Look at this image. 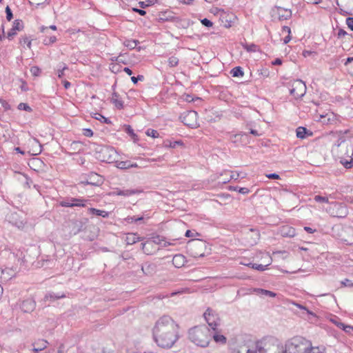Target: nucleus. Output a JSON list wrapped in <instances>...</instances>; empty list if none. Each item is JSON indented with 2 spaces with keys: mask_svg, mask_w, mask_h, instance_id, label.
I'll return each mask as SVG.
<instances>
[{
  "mask_svg": "<svg viewBox=\"0 0 353 353\" xmlns=\"http://www.w3.org/2000/svg\"><path fill=\"white\" fill-rule=\"evenodd\" d=\"M152 336L158 347L170 349L179 339V325L170 316L164 315L156 321Z\"/></svg>",
  "mask_w": 353,
  "mask_h": 353,
  "instance_id": "f257e3e1",
  "label": "nucleus"
},
{
  "mask_svg": "<svg viewBox=\"0 0 353 353\" xmlns=\"http://www.w3.org/2000/svg\"><path fill=\"white\" fill-rule=\"evenodd\" d=\"M332 155L339 159L350 158L353 155V138L345 131L339 135L338 139L332 148Z\"/></svg>",
  "mask_w": 353,
  "mask_h": 353,
  "instance_id": "f03ea898",
  "label": "nucleus"
},
{
  "mask_svg": "<svg viewBox=\"0 0 353 353\" xmlns=\"http://www.w3.org/2000/svg\"><path fill=\"white\" fill-rule=\"evenodd\" d=\"M188 335L192 343L202 347H207L212 338V333L205 325L191 328L189 330Z\"/></svg>",
  "mask_w": 353,
  "mask_h": 353,
  "instance_id": "7ed1b4c3",
  "label": "nucleus"
},
{
  "mask_svg": "<svg viewBox=\"0 0 353 353\" xmlns=\"http://www.w3.org/2000/svg\"><path fill=\"white\" fill-rule=\"evenodd\" d=\"M285 353H307L312 347L310 341L301 336H295L288 340L285 345Z\"/></svg>",
  "mask_w": 353,
  "mask_h": 353,
  "instance_id": "20e7f679",
  "label": "nucleus"
},
{
  "mask_svg": "<svg viewBox=\"0 0 353 353\" xmlns=\"http://www.w3.org/2000/svg\"><path fill=\"white\" fill-rule=\"evenodd\" d=\"M259 353H285V347L274 338H265L256 343Z\"/></svg>",
  "mask_w": 353,
  "mask_h": 353,
  "instance_id": "39448f33",
  "label": "nucleus"
},
{
  "mask_svg": "<svg viewBox=\"0 0 353 353\" xmlns=\"http://www.w3.org/2000/svg\"><path fill=\"white\" fill-rule=\"evenodd\" d=\"M325 210L331 216L341 219L346 217L349 213L346 205L339 202L329 203Z\"/></svg>",
  "mask_w": 353,
  "mask_h": 353,
  "instance_id": "423d86ee",
  "label": "nucleus"
},
{
  "mask_svg": "<svg viewBox=\"0 0 353 353\" xmlns=\"http://www.w3.org/2000/svg\"><path fill=\"white\" fill-rule=\"evenodd\" d=\"M290 93L294 99H298L302 98L306 92V85L301 79H296L290 83Z\"/></svg>",
  "mask_w": 353,
  "mask_h": 353,
  "instance_id": "0eeeda50",
  "label": "nucleus"
},
{
  "mask_svg": "<svg viewBox=\"0 0 353 353\" xmlns=\"http://www.w3.org/2000/svg\"><path fill=\"white\" fill-rule=\"evenodd\" d=\"M118 154L114 148L102 146L99 151V159L103 162L112 163L116 161Z\"/></svg>",
  "mask_w": 353,
  "mask_h": 353,
  "instance_id": "6e6552de",
  "label": "nucleus"
},
{
  "mask_svg": "<svg viewBox=\"0 0 353 353\" xmlns=\"http://www.w3.org/2000/svg\"><path fill=\"white\" fill-rule=\"evenodd\" d=\"M203 316L208 325L212 330L215 331L220 322L217 313L214 310L208 308Z\"/></svg>",
  "mask_w": 353,
  "mask_h": 353,
  "instance_id": "1a4fd4ad",
  "label": "nucleus"
},
{
  "mask_svg": "<svg viewBox=\"0 0 353 353\" xmlns=\"http://www.w3.org/2000/svg\"><path fill=\"white\" fill-rule=\"evenodd\" d=\"M182 119L183 123L192 128H196L199 126L198 114L196 111L190 110L184 113Z\"/></svg>",
  "mask_w": 353,
  "mask_h": 353,
  "instance_id": "9d476101",
  "label": "nucleus"
},
{
  "mask_svg": "<svg viewBox=\"0 0 353 353\" xmlns=\"http://www.w3.org/2000/svg\"><path fill=\"white\" fill-rule=\"evenodd\" d=\"M88 203V200L82 198H68L65 201H62L60 205L62 207H85Z\"/></svg>",
  "mask_w": 353,
  "mask_h": 353,
  "instance_id": "9b49d317",
  "label": "nucleus"
},
{
  "mask_svg": "<svg viewBox=\"0 0 353 353\" xmlns=\"http://www.w3.org/2000/svg\"><path fill=\"white\" fill-rule=\"evenodd\" d=\"M227 136L228 139L236 145H244L247 143L248 134L244 132H239L234 134L232 132H228Z\"/></svg>",
  "mask_w": 353,
  "mask_h": 353,
  "instance_id": "f8f14e48",
  "label": "nucleus"
},
{
  "mask_svg": "<svg viewBox=\"0 0 353 353\" xmlns=\"http://www.w3.org/2000/svg\"><path fill=\"white\" fill-rule=\"evenodd\" d=\"M6 219L12 225L18 228H21L24 225V220L17 212H11L6 216Z\"/></svg>",
  "mask_w": 353,
  "mask_h": 353,
  "instance_id": "ddd939ff",
  "label": "nucleus"
},
{
  "mask_svg": "<svg viewBox=\"0 0 353 353\" xmlns=\"http://www.w3.org/2000/svg\"><path fill=\"white\" fill-rule=\"evenodd\" d=\"M28 145L30 148L28 152L31 155L39 154L42 151V146L41 143L35 138H30L28 141Z\"/></svg>",
  "mask_w": 353,
  "mask_h": 353,
  "instance_id": "4468645a",
  "label": "nucleus"
},
{
  "mask_svg": "<svg viewBox=\"0 0 353 353\" xmlns=\"http://www.w3.org/2000/svg\"><path fill=\"white\" fill-rule=\"evenodd\" d=\"M204 243L201 241H194L190 244L189 252L192 256L194 258L203 257L204 256L203 252H198L196 250L203 249Z\"/></svg>",
  "mask_w": 353,
  "mask_h": 353,
  "instance_id": "2eb2a0df",
  "label": "nucleus"
},
{
  "mask_svg": "<svg viewBox=\"0 0 353 353\" xmlns=\"http://www.w3.org/2000/svg\"><path fill=\"white\" fill-rule=\"evenodd\" d=\"M23 28V23L21 20L17 19L14 21L12 28L8 32L7 37L11 40L15 36L18 31L22 30Z\"/></svg>",
  "mask_w": 353,
  "mask_h": 353,
  "instance_id": "dca6fc26",
  "label": "nucleus"
},
{
  "mask_svg": "<svg viewBox=\"0 0 353 353\" xmlns=\"http://www.w3.org/2000/svg\"><path fill=\"white\" fill-rule=\"evenodd\" d=\"M256 348L252 349L246 344H241L232 347L230 353H256Z\"/></svg>",
  "mask_w": 353,
  "mask_h": 353,
  "instance_id": "f3484780",
  "label": "nucleus"
},
{
  "mask_svg": "<svg viewBox=\"0 0 353 353\" xmlns=\"http://www.w3.org/2000/svg\"><path fill=\"white\" fill-rule=\"evenodd\" d=\"M36 307V303L32 299H28L24 300L21 305V310L23 312H32Z\"/></svg>",
  "mask_w": 353,
  "mask_h": 353,
  "instance_id": "a211bd4d",
  "label": "nucleus"
},
{
  "mask_svg": "<svg viewBox=\"0 0 353 353\" xmlns=\"http://www.w3.org/2000/svg\"><path fill=\"white\" fill-rule=\"evenodd\" d=\"M174 17V12L167 10L160 12L157 16V20L159 22L170 21H172Z\"/></svg>",
  "mask_w": 353,
  "mask_h": 353,
  "instance_id": "6ab92c4d",
  "label": "nucleus"
},
{
  "mask_svg": "<svg viewBox=\"0 0 353 353\" xmlns=\"http://www.w3.org/2000/svg\"><path fill=\"white\" fill-rule=\"evenodd\" d=\"M276 11L280 21L287 20L292 17V12L290 10L278 7L276 8Z\"/></svg>",
  "mask_w": 353,
  "mask_h": 353,
  "instance_id": "aec40b11",
  "label": "nucleus"
},
{
  "mask_svg": "<svg viewBox=\"0 0 353 353\" xmlns=\"http://www.w3.org/2000/svg\"><path fill=\"white\" fill-rule=\"evenodd\" d=\"M281 234L284 237H293L296 232L294 228L289 225H283L280 230Z\"/></svg>",
  "mask_w": 353,
  "mask_h": 353,
  "instance_id": "412c9836",
  "label": "nucleus"
},
{
  "mask_svg": "<svg viewBox=\"0 0 353 353\" xmlns=\"http://www.w3.org/2000/svg\"><path fill=\"white\" fill-rule=\"evenodd\" d=\"M186 262L185 257L182 254H176L172 259V263L176 268H181Z\"/></svg>",
  "mask_w": 353,
  "mask_h": 353,
  "instance_id": "4be33fe9",
  "label": "nucleus"
},
{
  "mask_svg": "<svg viewBox=\"0 0 353 353\" xmlns=\"http://www.w3.org/2000/svg\"><path fill=\"white\" fill-rule=\"evenodd\" d=\"M111 102L115 105L118 109H122L123 108V102L119 97V95L117 92H114L112 94V97L110 99Z\"/></svg>",
  "mask_w": 353,
  "mask_h": 353,
  "instance_id": "5701e85b",
  "label": "nucleus"
},
{
  "mask_svg": "<svg viewBox=\"0 0 353 353\" xmlns=\"http://www.w3.org/2000/svg\"><path fill=\"white\" fill-rule=\"evenodd\" d=\"M141 192V190L137 189H125V190H118L116 192L117 195L129 196L133 194H139Z\"/></svg>",
  "mask_w": 353,
  "mask_h": 353,
  "instance_id": "b1692460",
  "label": "nucleus"
},
{
  "mask_svg": "<svg viewBox=\"0 0 353 353\" xmlns=\"http://www.w3.org/2000/svg\"><path fill=\"white\" fill-rule=\"evenodd\" d=\"M90 181H87L88 184L99 185L102 183V178L97 173H91L90 175Z\"/></svg>",
  "mask_w": 353,
  "mask_h": 353,
  "instance_id": "393cba45",
  "label": "nucleus"
},
{
  "mask_svg": "<svg viewBox=\"0 0 353 353\" xmlns=\"http://www.w3.org/2000/svg\"><path fill=\"white\" fill-rule=\"evenodd\" d=\"M253 292L254 293H256V294L258 295H260V296H270V297H275L276 296V293H274V292H272V291H270V290H264V289H261V288H254L253 289Z\"/></svg>",
  "mask_w": 353,
  "mask_h": 353,
  "instance_id": "a878e982",
  "label": "nucleus"
},
{
  "mask_svg": "<svg viewBox=\"0 0 353 353\" xmlns=\"http://www.w3.org/2000/svg\"><path fill=\"white\" fill-rule=\"evenodd\" d=\"M65 295L63 293H54V292H49L46 294L45 300L54 301L59 299L64 298Z\"/></svg>",
  "mask_w": 353,
  "mask_h": 353,
  "instance_id": "bb28decb",
  "label": "nucleus"
},
{
  "mask_svg": "<svg viewBox=\"0 0 353 353\" xmlns=\"http://www.w3.org/2000/svg\"><path fill=\"white\" fill-rule=\"evenodd\" d=\"M223 174L229 176L227 179L221 181L223 183L230 181L231 179L236 180L239 176V174L234 171H225ZM221 175H223V174H221Z\"/></svg>",
  "mask_w": 353,
  "mask_h": 353,
  "instance_id": "cd10ccee",
  "label": "nucleus"
},
{
  "mask_svg": "<svg viewBox=\"0 0 353 353\" xmlns=\"http://www.w3.org/2000/svg\"><path fill=\"white\" fill-rule=\"evenodd\" d=\"M140 238L134 233H130L127 234L126 242L128 245H133L139 241Z\"/></svg>",
  "mask_w": 353,
  "mask_h": 353,
  "instance_id": "c85d7f7f",
  "label": "nucleus"
},
{
  "mask_svg": "<svg viewBox=\"0 0 353 353\" xmlns=\"http://www.w3.org/2000/svg\"><path fill=\"white\" fill-rule=\"evenodd\" d=\"M138 40L135 39H126L123 41V44L130 50L134 49L137 44L139 43Z\"/></svg>",
  "mask_w": 353,
  "mask_h": 353,
  "instance_id": "c756f323",
  "label": "nucleus"
},
{
  "mask_svg": "<svg viewBox=\"0 0 353 353\" xmlns=\"http://www.w3.org/2000/svg\"><path fill=\"white\" fill-rule=\"evenodd\" d=\"M88 210L90 214H94L97 216H100L102 217H107L108 216V212L105 210H97V209L92 208H89Z\"/></svg>",
  "mask_w": 353,
  "mask_h": 353,
  "instance_id": "7c9ffc66",
  "label": "nucleus"
},
{
  "mask_svg": "<svg viewBox=\"0 0 353 353\" xmlns=\"http://www.w3.org/2000/svg\"><path fill=\"white\" fill-rule=\"evenodd\" d=\"M141 270L144 274H150L154 271V265L149 263H145L142 265Z\"/></svg>",
  "mask_w": 353,
  "mask_h": 353,
  "instance_id": "2f4dec72",
  "label": "nucleus"
},
{
  "mask_svg": "<svg viewBox=\"0 0 353 353\" xmlns=\"http://www.w3.org/2000/svg\"><path fill=\"white\" fill-rule=\"evenodd\" d=\"M230 74L234 77H242L244 74V72H243L241 67L237 66V67L234 68L231 70Z\"/></svg>",
  "mask_w": 353,
  "mask_h": 353,
  "instance_id": "473e14b6",
  "label": "nucleus"
},
{
  "mask_svg": "<svg viewBox=\"0 0 353 353\" xmlns=\"http://www.w3.org/2000/svg\"><path fill=\"white\" fill-rule=\"evenodd\" d=\"M308 130L304 127H299L297 128L296 132V137L299 139H305L306 137V134L308 133Z\"/></svg>",
  "mask_w": 353,
  "mask_h": 353,
  "instance_id": "72a5a7b5",
  "label": "nucleus"
},
{
  "mask_svg": "<svg viewBox=\"0 0 353 353\" xmlns=\"http://www.w3.org/2000/svg\"><path fill=\"white\" fill-rule=\"evenodd\" d=\"M340 163L344 165L346 168H351L353 167V159L352 157L350 158H344L343 159H339Z\"/></svg>",
  "mask_w": 353,
  "mask_h": 353,
  "instance_id": "f704fd0d",
  "label": "nucleus"
},
{
  "mask_svg": "<svg viewBox=\"0 0 353 353\" xmlns=\"http://www.w3.org/2000/svg\"><path fill=\"white\" fill-rule=\"evenodd\" d=\"M125 132L129 134L134 141L138 140L137 135L134 132V130L130 125L125 126Z\"/></svg>",
  "mask_w": 353,
  "mask_h": 353,
  "instance_id": "c9c22d12",
  "label": "nucleus"
},
{
  "mask_svg": "<svg viewBox=\"0 0 353 353\" xmlns=\"http://www.w3.org/2000/svg\"><path fill=\"white\" fill-rule=\"evenodd\" d=\"M212 336L216 343L222 344H225L226 343V338L222 334H214Z\"/></svg>",
  "mask_w": 353,
  "mask_h": 353,
  "instance_id": "e433bc0d",
  "label": "nucleus"
},
{
  "mask_svg": "<svg viewBox=\"0 0 353 353\" xmlns=\"http://www.w3.org/2000/svg\"><path fill=\"white\" fill-rule=\"evenodd\" d=\"M330 321L332 322L333 324H334L336 327H338L340 329H342L343 325H345L343 323L339 317L334 316L330 319Z\"/></svg>",
  "mask_w": 353,
  "mask_h": 353,
  "instance_id": "4c0bfd02",
  "label": "nucleus"
},
{
  "mask_svg": "<svg viewBox=\"0 0 353 353\" xmlns=\"http://www.w3.org/2000/svg\"><path fill=\"white\" fill-rule=\"evenodd\" d=\"M270 265V263L263 265L261 264H256V263H250L248 264L249 266H251L253 269L257 270L259 271H264L267 269V267Z\"/></svg>",
  "mask_w": 353,
  "mask_h": 353,
  "instance_id": "58836bf2",
  "label": "nucleus"
},
{
  "mask_svg": "<svg viewBox=\"0 0 353 353\" xmlns=\"http://www.w3.org/2000/svg\"><path fill=\"white\" fill-rule=\"evenodd\" d=\"M144 217L143 216H128L126 219H125V221L129 223H134V222H137V221H142L143 220Z\"/></svg>",
  "mask_w": 353,
  "mask_h": 353,
  "instance_id": "ea45409f",
  "label": "nucleus"
},
{
  "mask_svg": "<svg viewBox=\"0 0 353 353\" xmlns=\"http://www.w3.org/2000/svg\"><path fill=\"white\" fill-rule=\"evenodd\" d=\"M168 62L170 67H175L179 63V59L176 57L172 56L168 59Z\"/></svg>",
  "mask_w": 353,
  "mask_h": 353,
  "instance_id": "a19ab883",
  "label": "nucleus"
},
{
  "mask_svg": "<svg viewBox=\"0 0 353 353\" xmlns=\"http://www.w3.org/2000/svg\"><path fill=\"white\" fill-rule=\"evenodd\" d=\"M117 167L119 169H128L130 168V161H119Z\"/></svg>",
  "mask_w": 353,
  "mask_h": 353,
  "instance_id": "79ce46f5",
  "label": "nucleus"
},
{
  "mask_svg": "<svg viewBox=\"0 0 353 353\" xmlns=\"http://www.w3.org/2000/svg\"><path fill=\"white\" fill-rule=\"evenodd\" d=\"M57 37L55 36H51L50 37H46L45 39H43V44L46 46L50 45L56 42Z\"/></svg>",
  "mask_w": 353,
  "mask_h": 353,
  "instance_id": "37998d69",
  "label": "nucleus"
},
{
  "mask_svg": "<svg viewBox=\"0 0 353 353\" xmlns=\"http://www.w3.org/2000/svg\"><path fill=\"white\" fill-rule=\"evenodd\" d=\"M20 43L21 45H26L30 49L31 48V40L27 37H23L20 39Z\"/></svg>",
  "mask_w": 353,
  "mask_h": 353,
  "instance_id": "c03bdc74",
  "label": "nucleus"
},
{
  "mask_svg": "<svg viewBox=\"0 0 353 353\" xmlns=\"http://www.w3.org/2000/svg\"><path fill=\"white\" fill-rule=\"evenodd\" d=\"M293 304H294L295 306H296L298 308H299V309H301V310H303L305 311V312H306V313H307V314L311 315V316H316V315H315V314H314L313 312L310 311V310H307L305 306H303V305H301V304H299V303H293Z\"/></svg>",
  "mask_w": 353,
  "mask_h": 353,
  "instance_id": "a18cd8bd",
  "label": "nucleus"
},
{
  "mask_svg": "<svg viewBox=\"0 0 353 353\" xmlns=\"http://www.w3.org/2000/svg\"><path fill=\"white\" fill-rule=\"evenodd\" d=\"M314 201L318 202V203H330L328 202V198L327 197H325V196H320V195H316L314 198Z\"/></svg>",
  "mask_w": 353,
  "mask_h": 353,
  "instance_id": "49530a36",
  "label": "nucleus"
},
{
  "mask_svg": "<svg viewBox=\"0 0 353 353\" xmlns=\"http://www.w3.org/2000/svg\"><path fill=\"white\" fill-rule=\"evenodd\" d=\"M94 115H95L94 118L96 119H97V120L101 121V122H103L105 123H110V121L108 118H105V117H103L101 114L95 113Z\"/></svg>",
  "mask_w": 353,
  "mask_h": 353,
  "instance_id": "de8ad7c7",
  "label": "nucleus"
},
{
  "mask_svg": "<svg viewBox=\"0 0 353 353\" xmlns=\"http://www.w3.org/2000/svg\"><path fill=\"white\" fill-rule=\"evenodd\" d=\"M230 190L238 191L239 193L243 194H246L249 193V192H250L249 189L247 188L233 187V188H230Z\"/></svg>",
  "mask_w": 353,
  "mask_h": 353,
  "instance_id": "09e8293b",
  "label": "nucleus"
},
{
  "mask_svg": "<svg viewBox=\"0 0 353 353\" xmlns=\"http://www.w3.org/2000/svg\"><path fill=\"white\" fill-rule=\"evenodd\" d=\"M145 134L148 136L153 137V138H157L159 135V132L157 130H153V129H148Z\"/></svg>",
  "mask_w": 353,
  "mask_h": 353,
  "instance_id": "8fccbe9b",
  "label": "nucleus"
},
{
  "mask_svg": "<svg viewBox=\"0 0 353 353\" xmlns=\"http://www.w3.org/2000/svg\"><path fill=\"white\" fill-rule=\"evenodd\" d=\"M18 109L19 110H25V111H27V112H31L32 111V108L27 103H20L18 105Z\"/></svg>",
  "mask_w": 353,
  "mask_h": 353,
  "instance_id": "3c124183",
  "label": "nucleus"
},
{
  "mask_svg": "<svg viewBox=\"0 0 353 353\" xmlns=\"http://www.w3.org/2000/svg\"><path fill=\"white\" fill-rule=\"evenodd\" d=\"M41 343H42V347H34L32 350L34 352H38L44 350L47 347L48 342L46 341L41 340Z\"/></svg>",
  "mask_w": 353,
  "mask_h": 353,
  "instance_id": "603ef678",
  "label": "nucleus"
},
{
  "mask_svg": "<svg viewBox=\"0 0 353 353\" xmlns=\"http://www.w3.org/2000/svg\"><path fill=\"white\" fill-rule=\"evenodd\" d=\"M244 49H245L248 52H256L257 46L255 44H246L243 46Z\"/></svg>",
  "mask_w": 353,
  "mask_h": 353,
  "instance_id": "864d4df0",
  "label": "nucleus"
},
{
  "mask_svg": "<svg viewBox=\"0 0 353 353\" xmlns=\"http://www.w3.org/2000/svg\"><path fill=\"white\" fill-rule=\"evenodd\" d=\"M345 333L353 335V326L350 325H344L342 329Z\"/></svg>",
  "mask_w": 353,
  "mask_h": 353,
  "instance_id": "5fc2aeb1",
  "label": "nucleus"
},
{
  "mask_svg": "<svg viewBox=\"0 0 353 353\" xmlns=\"http://www.w3.org/2000/svg\"><path fill=\"white\" fill-rule=\"evenodd\" d=\"M31 74L34 77H38L41 73V70L37 66H32L30 68Z\"/></svg>",
  "mask_w": 353,
  "mask_h": 353,
  "instance_id": "6e6d98bb",
  "label": "nucleus"
},
{
  "mask_svg": "<svg viewBox=\"0 0 353 353\" xmlns=\"http://www.w3.org/2000/svg\"><path fill=\"white\" fill-rule=\"evenodd\" d=\"M65 70H68V67H67V65L63 63V67L61 69L58 70L57 73H58V77L59 78H61V77H63L64 76V71Z\"/></svg>",
  "mask_w": 353,
  "mask_h": 353,
  "instance_id": "4d7b16f0",
  "label": "nucleus"
},
{
  "mask_svg": "<svg viewBox=\"0 0 353 353\" xmlns=\"http://www.w3.org/2000/svg\"><path fill=\"white\" fill-rule=\"evenodd\" d=\"M6 19L8 21H10L12 19L13 15H12V12L11 11L10 8H9V6H7L6 8Z\"/></svg>",
  "mask_w": 353,
  "mask_h": 353,
  "instance_id": "13d9d810",
  "label": "nucleus"
},
{
  "mask_svg": "<svg viewBox=\"0 0 353 353\" xmlns=\"http://www.w3.org/2000/svg\"><path fill=\"white\" fill-rule=\"evenodd\" d=\"M201 22L204 26L208 28L212 26V22L206 18L202 19Z\"/></svg>",
  "mask_w": 353,
  "mask_h": 353,
  "instance_id": "bf43d9fd",
  "label": "nucleus"
},
{
  "mask_svg": "<svg viewBox=\"0 0 353 353\" xmlns=\"http://www.w3.org/2000/svg\"><path fill=\"white\" fill-rule=\"evenodd\" d=\"M346 24L353 31V17H348L346 19Z\"/></svg>",
  "mask_w": 353,
  "mask_h": 353,
  "instance_id": "052dcab7",
  "label": "nucleus"
},
{
  "mask_svg": "<svg viewBox=\"0 0 353 353\" xmlns=\"http://www.w3.org/2000/svg\"><path fill=\"white\" fill-rule=\"evenodd\" d=\"M143 79L144 77L143 75H138L137 77H131V80L134 84H136L138 82V81H143Z\"/></svg>",
  "mask_w": 353,
  "mask_h": 353,
  "instance_id": "680f3d73",
  "label": "nucleus"
},
{
  "mask_svg": "<svg viewBox=\"0 0 353 353\" xmlns=\"http://www.w3.org/2000/svg\"><path fill=\"white\" fill-rule=\"evenodd\" d=\"M341 284L345 287H352L353 286V283L350 280H348V279H345L343 281L341 282Z\"/></svg>",
  "mask_w": 353,
  "mask_h": 353,
  "instance_id": "e2e57ef3",
  "label": "nucleus"
},
{
  "mask_svg": "<svg viewBox=\"0 0 353 353\" xmlns=\"http://www.w3.org/2000/svg\"><path fill=\"white\" fill-rule=\"evenodd\" d=\"M47 0H30V3L35 4L37 6H39L43 4Z\"/></svg>",
  "mask_w": 353,
  "mask_h": 353,
  "instance_id": "0e129e2a",
  "label": "nucleus"
},
{
  "mask_svg": "<svg viewBox=\"0 0 353 353\" xmlns=\"http://www.w3.org/2000/svg\"><path fill=\"white\" fill-rule=\"evenodd\" d=\"M133 11L135 12L139 13L141 16H144L146 14V12L145 10H142V9H139V8H133Z\"/></svg>",
  "mask_w": 353,
  "mask_h": 353,
  "instance_id": "69168bd1",
  "label": "nucleus"
},
{
  "mask_svg": "<svg viewBox=\"0 0 353 353\" xmlns=\"http://www.w3.org/2000/svg\"><path fill=\"white\" fill-rule=\"evenodd\" d=\"M347 32L345 31L343 29H340L338 32V37L339 38H341V37H343L344 36H345L347 34Z\"/></svg>",
  "mask_w": 353,
  "mask_h": 353,
  "instance_id": "338daca9",
  "label": "nucleus"
},
{
  "mask_svg": "<svg viewBox=\"0 0 353 353\" xmlns=\"http://www.w3.org/2000/svg\"><path fill=\"white\" fill-rule=\"evenodd\" d=\"M282 32L283 33H288V34H290L291 30H290V27H288V26H283L282 28Z\"/></svg>",
  "mask_w": 353,
  "mask_h": 353,
  "instance_id": "774afa93",
  "label": "nucleus"
}]
</instances>
